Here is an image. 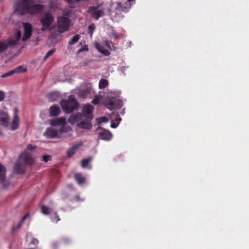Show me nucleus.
<instances>
[{"label": "nucleus", "instance_id": "obj_7", "mask_svg": "<svg viewBox=\"0 0 249 249\" xmlns=\"http://www.w3.org/2000/svg\"><path fill=\"white\" fill-rule=\"evenodd\" d=\"M19 161H21L25 165H32L34 160L31 157V154L27 151H24L19 157Z\"/></svg>", "mask_w": 249, "mask_h": 249}, {"label": "nucleus", "instance_id": "obj_32", "mask_svg": "<svg viewBox=\"0 0 249 249\" xmlns=\"http://www.w3.org/2000/svg\"><path fill=\"white\" fill-rule=\"evenodd\" d=\"M95 27L94 24H91L88 27V33L90 35L91 37L92 36V34L95 30Z\"/></svg>", "mask_w": 249, "mask_h": 249}, {"label": "nucleus", "instance_id": "obj_21", "mask_svg": "<svg viewBox=\"0 0 249 249\" xmlns=\"http://www.w3.org/2000/svg\"><path fill=\"white\" fill-rule=\"evenodd\" d=\"M91 89L89 88H87L84 89H81L78 92V96L83 99H85L87 95L90 93Z\"/></svg>", "mask_w": 249, "mask_h": 249}, {"label": "nucleus", "instance_id": "obj_23", "mask_svg": "<svg viewBox=\"0 0 249 249\" xmlns=\"http://www.w3.org/2000/svg\"><path fill=\"white\" fill-rule=\"evenodd\" d=\"M74 178L78 184L81 185L85 183V178L81 173H77L74 175Z\"/></svg>", "mask_w": 249, "mask_h": 249}, {"label": "nucleus", "instance_id": "obj_46", "mask_svg": "<svg viewBox=\"0 0 249 249\" xmlns=\"http://www.w3.org/2000/svg\"><path fill=\"white\" fill-rule=\"evenodd\" d=\"M102 53L106 56H107L110 54V53L106 49H104Z\"/></svg>", "mask_w": 249, "mask_h": 249}, {"label": "nucleus", "instance_id": "obj_44", "mask_svg": "<svg viewBox=\"0 0 249 249\" xmlns=\"http://www.w3.org/2000/svg\"><path fill=\"white\" fill-rule=\"evenodd\" d=\"M29 213H27L21 219V220L20 221V223H23L24 222V221L27 219L28 218V217L29 216Z\"/></svg>", "mask_w": 249, "mask_h": 249}, {"label": "nucleus", "instance_id": "obj_15", "mask_svg": "<svg viewBox=\"0 0 249 249\" xmlns=\"http://www.w3.org/2000/svg\"><path fill=\"white\" fill-rule=\"evenodd\" d=\"M91 121V120H89L85 119L84 121H82L80 123H77V125L81 128L90 129L92 127Z\"/></svg>", "mask_w": 249, "mask_h": 249}, {"label": "nucleus", "instance_id": "obj_1", "mask_svg": "<svg viewBox=\"0 0 249 249\" xmlns=\"http://www.w3.org/2000/svg\"><path fill=\"white\" fill-rule=\"evenodd\" d=\"M43 9V5L35 3L33 0H18L16 5V11L22 15L26 13L36 14Z\"/></svg>", "mask_w": 249, "mask_h": 249}, {"label": "nucleus", "instance_id": "obj_4", "mask_svg": "<svg viewBox=\"0 0 249 249\" xmlns=\"http://www.w3.org/2000/svg\"><path fill=\"white\" fill-rule=\"evenodd\" d=\"M53 21L54 18L52 14L50 12L45 13L40 19V22L42 24L41 31H45L48 30Z\"/></svg>", "mask_w": 249, "mask_h": 249}, {"label": "nucleus", "instance_id": "obj_22", "mask_svg": "<svg viewBox=\"0 0 249 249\" xmlns=\"http://www.w3.org/2000/svg\"><path fill=\"white\" fill-rule=\"evenodd\" d=\"M129 1H127V2L125 3H122L121 2H119L117 4V6L116 7V10L120 11H125L126 9L128 8V6H129L130 4L129 3Z\"/></svg>", "mask_w": 249, "mask_h": 249}, {"label": "nucleus", "instance_id": "obj_42", "mask_svg": "<svg viewBox=\"0 0 249 249\" xmlns=\"http://www.w3.org/2000/svg\"><path fill=\"white\" fill-rule=\"evenodd\" d=\"M111 35L112 37H114L115 38L117 39L119 37V36L117 34V32L115 31H112L111 32Z\"/></svg>", "mask_w": 249, "mask_h": 249}, {"label": "nucleus", "instance_id": "obj_26", "mask_svg": "<svg viewBox=\"0 0 249 249\" xmlns=\"http://www.w3.org/2000/svg\"><path fill=\"white\" fill-rule=\"evenodd\" d=\"M51 210V208L45 205H42L41 207V212L44 215H49Z\"/></svg>", "mask_w": 249, "mask_h": 249}, {"label": "nucleus", "instance_id": "obj_8", "mask_svg": "<svg viewBox=\"0 0 249 249\" xmlns=\"http://www.w3.org/2000/svg\"><path fill=\"white\" fill-rule=\"evenodd\" d=\"M0 125L4 128L10 127V118L8 114L1 110H0Z\"/></svg>", "mask_w": 249, "mask_h": 249}, {"label": "nucleus", "instance_id": "obj_19", "mask_svg": "<svg viewBox=\"0 0 249 249\" xmlns=\"http://www.w3.org/2000/svg\"><path fill=\"white\" fill-rule=\"evenodd\" d=\"M60 110L57 105H53L50 107V115L52 117L57 116L59 115Z\"/></svg>", "mask_w": 249, "mask_h": 249}, {"label": "nucleus", "instance_id": "obj_9", "mask_svg": "<svg viewBox=\"0 0 249 249\" xmlns=\"http://www.w3.org/2000/svg\"><path fill=\"white\" fill-rule=\"evenodd\" d=\"M16 45V42L9 38L4 41H0V54L4 52L9 47H12Z\"/></svg>", "mask_w": 249, "mask_h": 249}, {"label": "nucleus", "instance_id": "obj_16", "mask_svg": "<svg viewBox=\"0 0 249 249\" xmlns=\"http://www.w3.org/2000/svg\"><path fill=\"white\" fill-rule=\"evenodd\" d=\"M93 9L96 10V8L94 7H91L89 8V11L90 12H91V16L95 19H98L100 17L104 16V12L103 10H94V11L92 12Z\"/></svg>", "mask_w": 249, "mask_h": 249}, {"label": "nucleus", "instance_id": "obj_33", "mask_svg": "<svg viewBox=\"0 0 249 249\" xmlns=\"http://www.w3.org/2000/svg\"><path fill=\"white\" fill-rule=\"evenodd\" d=\"M14 38L15 40H13L16 42V44L18 43L21 37V33L19 31H18L14 35Z\"/></svg>", "mask_w": 249, "mask_h": 249}, {"label": "nucleus", "instance_id": "obj_25", "mask_svg": "<svg viewBox=\"0 0 249 249\" xmlns=\"http://www.w3.org/2000/svg\"><path fill=\"white\" fill-rule=\"evenodd\" d=\"M6 168L0 163V181L3 182L5 178Z\"/></svg>", "mask_w": 249, "mask_h": 249}, {"label": "nucleus", "instance_id": "obj_2", "mask_svg": "<svg viewBox=\"0 0 249 249\" xmlns=\"http://www.w3.org/2000/svg\"><path fill=\"white\" fill-rule=\"evenodd\" d=\"M60 105L63 111L67 114L77 110L79 106L73 95H70L67 99L62 100L60 102Z\"/></svg>", "mask_w": 249, "mask_h": 249}, {"label": "nucleus", "instance_id": "obj_6", "mask_svg": "<svg viewBox=\"0 0 249 249\" xmlns=\"http://www.w3.org/2000/svg\"><path fill=\"white\" fill-rule=\"evenodd\" d=\"M94 110L93 107L90 105L87 104L85 105L82 109V120L85 118L89 120H92L93 118V111Z\"/></svg>", "mask_w": 249, "mask_h": 249}, {"label": "nucleus", "instance_id": "obj_49", "mask_svg": "<svg viewBox=\"0 0 249 249\" xmlns=\"http://www.w3.org/2000/svg\"><path fill=\"white\" fill-rule=\"evenodd\" d=\"M67 1L69 4H73L74 1L73 0H65Z\"/></svg>", "mask_w": 249, "mask_h": 249}, {"label": "nucleus", "instance_id": "obj_10", "mask_svg": "<svg viewBox=\"0 0 249 249\" xmlns=\"http://www.w3.org/2000/svg\"><path fill=\"white\" fill-rule=\"evenodd\" d=\"M98 138L105 141H109L112 137L111 133L108 130L102 128H99L97 129Z\"/></svg>", "mask_w": 249, "mask_h": 249}, {"label": "nucleus", "instance_id": "obj_17", "mask_svg": "<svg viewBox=\"0 0 249 249\" xmlns=\"http://www.w3.org/2000/svg\"><path fill=\"white\" fill-rule=\"evenodd\" d=\"M83 115L81 113H77L74 115H71L69 119L68 122L71 124H73L79 121L82 120Z\"/></svg>", "mask_w": 249, "mask_h": 249}, {"label": "nucleus", "instance_id": "obj_38", "mask_svg": "<svg viewBox=\"0 0 249 249\" xmlns=\"http://www.w3.org/2000/svg\"><path fill=\"white\" fill-rule=\"evenodd\" d=\"M43 160L44 162H47L52 160V157L50 155H43L42 157Z\"/></svg>", "mask_w": 249, "mask_h": 249}, {"label": "nucleus", "instance_id": "obj_45", "mask_svg": "<svg viewBox=\"0 0 249 249\" xmlns=\"http://www.w3.org/2000/svg\"><path fill=\"white\" fill-rule=\"evenodd\" d=\"M54 218H55V220H56V223H57L58 221H60V218H59V215H58V213H57V212H55V213H54Z\"/></svg>", "mask_w": 249, "mask_h": 249}, {"label": "nucleus", "instance_id": "obj_35", "mask_svg": "<svg viewBox=\"0 0 249 249\" xmlns=\"http://www.w3.org/2000/svg\"><path fill=\"white\" fill-rule=\"evenodd\" d=\"M101 97L98 95H95L91 103L94 105H98L99 103Z\"/></svg>", "mask_w": 249, "mask_h": 249}, {"label": "nucleus", "instance_id": "obj_36", "mask_svg": "<svg viewBox=\"0 0 249 249\" xmlns=\"http://www.w3.org/2000/svg\"><path fill=\"white\" fill-rule=\"evenodd\" d=\"M14 74H15V72L13 70H12L4 74H2L0 77L1 78H4L13 75Z\"/></svg>", "mask_w": 249, "mask_h": 249}, {"label": "nucleus", "instance_id": "obj_50", "mask_svg": "<svg viewBox=\"0 0 249 249\" xmlns=\"http://www.w3.org/2000/svg\"><path fill=\"white\" fill-rule=\"evenodd\" d=\"M23 223H20V222H19V223L17 225V228H19L21 225Z\"/></svg>", "mask_w": 249, "mask_h": 249}, {"label": "nucleus", "instance_id": "obj_5", "mask_svg": "<svg viewBox=\"0 0 249 249\" xmlns=\"http://www.w3.org/2000/svg\"><path fill=\"white\" fill-rule=\"evenodd\" d=\"M106 107L110 110L120 108L122 107V102L116 97H111L105 102Z\"/></svg>", "mask_w": 249, "mask_h": 249}, {"label": "nucleus", "instance_id": "obj_24", "mask_svg": "<svg viewBox=\"0 0 249 249\" xmlns=\"http://www.w3.org/2000/svg\"><path fill=\"white\" fill-rule=\"evenodd\" d=\"M60 94L58 92H53L48 94V98L50 101L54 102L59 98Z\"/></svg>", "mask_w": 249, "mask_h": 249}, {"label": "nucleus", "instance_id": "obj_52", "mask_svg": "<svg viewBox=\"0 0 249 249\" xmlns=\"http://www.w3.org/2000/svg\"><path fill=\"white\" fill-rule=\"evenodd\" d=\"M121 120H122V119H121V118H118V121L119 122L121 121Z\"/></svg>", "mask_w": 249, "mask_h": 249}, {"label": "nucleus", "instance_id": "obj_43", "mask_svg": "<svg viewBox=\"0 0 249 249\" xmlns=\"http://www.w3.org/2000/svg\"><path fill=\"white\" fill-rule=\"evenodd\" d=\"M96 47L97 49L98 50V51L100 52H101V53L105 49L103 46H102L101 45H100L98 44L96 46Z\"/></svg>", "mask_w": 249, "mask_h": 249}, {"label": "nucleus", "instance_id": "obj_37", "mask_svg": "<svg viewBox=\"0 0 249 249\" xmlns=\"http://www.w3.org/2000/svg\"><path fill=\"white\" fill-rule=\"evenodd\" d=\"M89 51V48L88 47L87 45H85L80 48L78 51H77V53L79 54L83 52H87Z\"/></svg>", "mask_w": 249, "mask_h": 249}, {"label": "nucleus", "instance_id": "obj_41", "mask_svg": "<svg viewBox=\"0 0 249 249\" xmlns=\"http://www.w3.org/2000/svg\"><path fill=\"white\" fill-rule=\"evenodd\" d=\"M5 96V93L2 91H0V102L4 100Z\"/></svg>", "mask_w": 249, "mask_h": 249}, {"label": "nucleus", "instance_id": "obj_14", "mask_svg": "<svg viewBox=\"0 0 249 249\" xmlns=\"http://www.w3.org/2000/svg\"><path fill=\"white\" fill-rule=\"evenodd\" d=\"M44 135L48 138L59 137L57 136V131L56 129L51 127L47 128Z\"/></svg>", "mask_w": 249, "mask_h": 249}, {"label": "nucleus", "instance_id": "obj_39", "mask_svg": "<svg viewBox=\"0 0 249 249\" xmlns=\"http://www.w3.org/2000/svg\"><path fill=\"white\" fill-rule=\"evenodd\" d=\"M108 119L106 117H105V116L101 117L99 119V123L101 124L102 123H107L108 122Z\"/></svg>", "mask_w": 249, "mask_h": 249}, {"label": "nucleus", "instance_id": "obj_29", "mask_svg": "<svg viewBox=\"0 0 249 249\" xmlns=\"http://www.w3.org/2000/svg\"><path fill=\"white\" fill-rule=\"evenodd\" d=\"M91 160V158L83 159L81 161V166L83 168H86Z\"/></svg>", "mask_w": 249, "mask_h": 249}, {"label": "nucleus", "instance_id": "obj_47", "mask_svg": "<svg viewBox=\"0 0 249 249\" xmlns=\"http://www.w3.org/2000/svg\"><path fill=\"white\" fill-rule=\"evenodd\" d=\"M38 241L37 239L34 238L31 241V244L36 245L38 244Z\"/></svg>", "mask_w": 249, "mask_h": 249}, {"label": "nucleus", "instance_id": "obj_30", "mask_svg": "<svg viewBox=\"0 0 249 249\" xmlns=\"http://www.w3.org/2000/svg\"><path fill=\"white\" fill-rule=\"evenodd\" d=\"M15 72V73H19L21 72H24L26 71V68H24L22 66H20L16 68V69L13 70Z\"/></svg>", "mask_w": 249, "mask_h": 249}, {"label": "nucleus", "instance_id": "obj_40", "mask_svg": "<svg viewBox=\"0 0 249 249\" xmlns=\"http://www.w3.org/2000/svg\"><path fill=\"white\" fill-rule=\"evenodd\" d=\"M36 149V146H33L31 144H29L27 145L26 149L25 151H28V150L33 151Z\"/></svg>", "mask_w": 249, "mask_h": 249}, {"label": "nucleus", "instance_id": "obj_31", "mask_svg": "<svg viewBox=\"0 0 249 249\" xmlns=\"http://www.w3.org/2000/svg\"><path fill=\"white\" fill-rule=\"evenodd\" d=\"M105 45L110 50H115V47L113 45V44L110 41H105Z\"/></svg>", "mask_w": 249, "mask_h": 249}, {"label": "nucleus", "instance_id": "obj_34", "mask_svg": "<svg viewBox=\"0 0 249 249\" xmlns=\"http://www.w3.org/2000/svg\"><path fill=\"white\" fill-rule=\"evenodd\" d=\"M55 51V49L50 50L44 57V60H46L50 56L52 55Z\"/></svg>", "mask_w": 249, "mask_h": 249}, {"label": "nucleus", "instance_id": "obj_51", "mask_svg": "<svg viewBox=\"0 0 249 249\" xmlns=\"http://www.w3.org/2000/svg\"><path fill=\"white\" fill-rule=\"evenodd\" d=\"M60 131L61 132H63V131H64L63 128H61L60 129Z\"/></svg>", "mask_w": 249, "mask_h": 249}, {"label": "nucleus", "instance_id": "obj_18", "mask_svg": "<svg viewBox=\"0 0 249 249\" xmlns=\"http://www.w3.org/2000/svg\"><path fill=\"white\" fill-rule=\"evenodd\" d=\"M66 123V120L64 117H60L56 119L52 120L50 124L52 126H57L65 124Z\"/></svg>", "mask_w": 249, "mask_h": 249}, {"label": "nucleus", "instance_id": "obj_13", "mask_svg": "<svg viewBox=\"0 0 249 249\" xmlns=\"http://www.w3.org/2000/svg\"><path fill=\"white\" fill-rule=\"evenodd\" d=\"M24 164L20 163V161L19 160L17 162L14 167V170L15 172L18 174H22L25 172V168L24 166Z\"/></svg>", "mask_w": 249, "mask_h": 249}, {"label": "nucleus", "instance_id": "obj_27", "mask_svg": "<svg viewBox=\"0 0 249 249\" xmlns=\"http://www.w3.org/2000/svg\"><path fill=\"white\" fill-rule=\"evenodd\" d=\"M80 36L78 34L74 35L71 40L69 41V44L72 45L77 42L80 39Z\"/></svg>", "mask_w": 249, "mask_h": 249}, {"label": "nucleus", "instance_id": "obj_11", "mask_svg": "<svg viewBox=\"0 0 249 249\" xmlns=\"http://www.w3.org/2000/svg\"><path fill=\"white\" fill-rule=\"evenodd\" d=\"M23 27L24 35L22 37V40L23 41H25L31 37L33 31V27L30 23H24Z\"/></svg>", "mask_w": 249, "mask_h": 249}, {"label": "nucleus", "instance_id": "obj_12", "mask_svg": "<svg viewBox=\"0 0 249 249\" xmlns=\"http://www.w3.org/2000/svg\"><path fill=\"white\" fill-rule=\"evenodd\" d=\"M18 109L17 108H15L13 119L10 125V129L12 130H17L18 128L19 119L18 116Z\"/></svg>", "mask_w": 249, "mask_h": 249}, {"label": "nucleus", "instance_id": "obj_28", "mask_svg": "<svg viewBox=\"0 0 249 249\" xmlns=\"http://www.w3.org/2000/svg\"><path fill=\"white\" fill-rule=\"evenodd\" d=\"M108 85V82L107 80L102 79H101L99 83V88L100 89H103L106 87Z\"/></svg>", "mask_w": 249, "mask_h": 249}, {"label": "nucleus", "instance_id": "obj_3", "mask_svg": "<svg viewBox=\"0 0 249 249\" xmlns=\"http://www.w3.org/2000/svg\"><path fill=\"white\" fill-rule=\"evenodd\" d=\"M57 31L59 33H62L69 29L71 21L69 18L61 16L57 18Z\"/></svg>", "mask_w": 249, "mask_h": 249}, {"label": "nucleus", "instance_id": "obj_20", "mask_svg": "<svg viewBox=\"0 0 249 249\" xmlns=\"http://www.w3.org/2000/svg\"><path fill=\"white\" fill-rule=\"evenodd\" d=\"M82 143L75 144L73 145L71 148L69 149L67 151V155L68 157H71L73 156L76 152V150L79 148V147L82 145Z\"/></svg>", "mask_w": 249, "mask_h": 249}, {"label": "nucleus", "instance_id": "obj_48", "mask_svg": "<svg viewBox=\"0 0 249 249\" xmlns=\"http://www.w3.org/2000/svg\"><path fill=\"white\" fill-rule=\"evenodd\" d=\"M118 124H119V123H112L111 124V127L112 128H115L118 126Z\"/></svg>", "mask_w": 249, "mask_h": 249}]
</instances>
